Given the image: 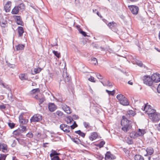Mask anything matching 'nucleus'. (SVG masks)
I'll return each instance as SVG.
<instances>
[{
	"mask_svg": "<svg viewBox=\"0 0 160 160\" xmlns=\"http://www.w3.org/2000/svg\"><path fill=\"white\" fill-rule=\"evenodd\" d=\"M136 113L133 110H129L128 111L125 116H123L121 121V124L122 126V129L124 132H126L132 128L131 125V121L128 120V118L134 116Z\"/></svg>",
	"mask_w": 160,
	"mask_h": 160,
	"instance_id": "1",
	"label": "nucleus"
},
{
	"mask_svg": "<svg viewBox=\"0 0 160 160\" xmlns=\"http://www.w3.org/2000/svg\"><path fill=\"white\" fill-rule=\"evenodd\" d=\"M160 120V113L154 109L151 108V121L154 123L158 122Z\"/></svg>",
	"mask_w": 160,
	"mask_h": 160,
	"instance_id": "2",
	"label": "nucleus"
},
{
	"mask_svg": "<svg viewBox=\"0 0 160 160\" xmlns=\"http://www.w3.org/2000/svg\"><path fill=\"white\" fill-rule=\"evenodd\" d=\"M117 98L121 104L124 106H127L129 105V102L128 101L127 98L122 95H118L117 96Z\"/></svg>",
	"mask_w": 160,
	"mask_h": 160,
	"instance_id": "3",
	"label": "nucleus"
},
{
	"mask_svg": "<svg viewBox=\"0 0 160 160\" xmlns=\"http://www.w3.org/2000/svg\"><path fill=\"white\" fill-rule=\"evenodd\" d=\"M42 119V115L39 114H35L31 118L30 120L31 122H39Z\"/></svg>",
	"mask_w": 160,
	"mask_h": 160,
	"instance_id": "4",
	"label": "nucleus"
},
{
	"mask_svg": "<svg viewBox=\"0 0 160 160\" xmlns=\"http://www.w3.org/2000/svg\"><path fill=\"white\" fill-rule=\"evenodd\" d=\"M152 81L157 82H160V75L157 73L152 74L151 76V82H152Z\"/></svg>",
	"mask_w": 160,
	"mask_h": 160,
	"instance_id": "5",
	"label": "nucleus"
},
{
	"mask_svg": "<svg viewBox=\"0 0 160 160\" xmlns=\"http://www.w3.org/2000/svg\"><path fill=\"white\" fill-rule=\"evenodd\" d=\"M128 7L133 14L134 15L137 14L138 11V7L134 5H130L128 6Z\"/></svg>",
	"mask_w": 160,
	"mask_h": 160,
	"instance_id": "6",
	"label": "nucleus"
},
{
	"mask_svg": "<svg viewBox=\"0 0 160 160\" xmlns=\"http://www.w3.org/2000/svg\"><path fill=\"white\" fill-rule=\"evenodd\" d=\"M60 129L66 133L69 132L70 130V126L65 124H62L60 125Z\"/></svg>",
	"mask_w": 160,
	"mask_h": 160,
	"instance_id": "7",
	"label": "nucleus"
},
{
	"mask_svg": "<svg viewBox=\"0 0 160 160\" xmlns=\"http://www.w3.org/2000/svg\"><path fill=\"white\" fill-rule=\"evenodd\" d=\"M143 80L144 84L150 86V76L146 75L143 77Z\"/></svg>",
	"mask_w": 160,
	"mask_h": 160,
	"instance_id": "8",
	"label": "nucleus"
},
{
	"mask_svg": "<svg viewBox=\"0 0 160 160\" xmlns=\"http://www.w3.org/2000/svg\"><path fill=\"white\" fill-rule=\"evenodd\" d=\"M62 109L68 114H70L71 113L70 108L65 104H62Z\"/></svg>",
	"mask_w": 160,
	"mask_h": 160,
	"instance_id": "9",
	"label": "nucleus"
},
{
	"mask_svg": "<svg viewBox=\"0 0 160 160\" xmlns=\"http://www.w3.org/2000/svg\"><path fill=\"white\" fill-rule=\"evenodd\" d=\"M19 119L20 125L26 124L28 122V119L23 118V115L22 114L19 116Z\"/></svg>",
	"mask_w": 160,
	"mask_h": 160,
	"instance_id": "10",
	"label": "nucleus"
},
{
	"mask_svg": "<svg viewBox=\"0 0 160 160\" xmlns=\"http://www.w3.org/2000/svg\"><path fill=\"white\" fill-rule=\"evenodd\" d=\"M0 150L4 153L8 152V147L6 144L4 143H0Z\"/></svg>",
	"mask_w": 160,
	"mask_h": 160,
	"instance_id": "11",
	"label": "nucleus"
},
{
	"mask_svg": "<svg viewBox=\"0 0 160 160\" xmlns=\"http://www.w3.org/2000/svg\"><path fill=\"white\" fill-rule=\"evenodd\" d=\"M105 158L106 160L110 159H114L115 158V157L110 152H107L105 154Z\"/></svg>",
	"mask_w": 160,
	"mask_h": 160,
	"instance_id": "12",
	"label": "nucleus"
},
{
	"mask_svg": "<svg viewBox=\"0 0 160 160\" xmlns=\"http://www.w3.org/2000/svg\"><path fill=\"white\" fill-rule=\"evenodd\" d=\"M57 106L53 103H50L48 104V108L50 112H52L57 109Z\"/></svg>",
	"mask_w": 160,
	"mask_h": 160,
	"instance_id": "13",
	"label": "nucleus"
},
{
	"mask_svg": "<svg viewBox=\"0 0 160 160\" xmlns=\"http://www.w3.org/2000/svg\"><path fill=\"white\" fill-rule=\"evenodd\" d=\"M11 2L10 1H8L6 3L5 5L4 6V9L6 12H9L10 10V7L11 6Z\"/></svg>",
	"mask_w": 160,
	"mask_h": 160,
	"instance_id": "14",
	"label": "nucleus"
},
{
	"mask_svg": "<svg viewBox=\"0 0 160 160\" xmlns=\"http://www.w3.org/2000/svg\"><path fill=\"white\" fill-rule=\"evenodd\" d=\"M14 18L16 21L17 24L20 25H22V24H23V23L21 20V18L20 16H14Z\"/></svg>",
	"mask_w": 160,
	"mask_h": 160,
	"instance_id": "15",
	"label": "nucleus"
},
{
	"mask_svg": "<svg viewBox=\"0 0 160 160\" xmlns=\"http://www.w3.org/2000/svg\"><path fill=\"white\" fill-rule=\"evenodd\" d=\"M150 107V105H147V104H145L143 108V110L145 111V113H147L150 117V113L149 111V108Z\"/></svg>",
	"mask_w": 160,
	"mask_h": 160,
	"instance_id": "16",
	"label": "nucleus"
},
{
	"mask_svg": "<svg viewBox=\"0 0 160 160\" xmlns=\"http://www.w3.org/2000/svg\"><path fill=\"white\" fill-rule=\"evenodd\" d=\"M18 30L19 37H22V36L23 33H24L23 28L22 27L19 26L18 28Z\"/></svg>",
	"mask_w": 160,
	"mask_h": 160,
	"instance_id": "17",
	"label": "nucleus"
},
{
	"mask_svg": "<svg viewBox=\"0 0 160 160\" xmlns=\"http://www.w3.org/2000/svg\"><path fill=\"white\" fill-rule=\"evenodd\" d=\"M98 135L97 132H93L91 134V136L89 137V139L91 141H92L93 140L95 139L97 137Z\"/></svg>",
	"mask_w": 160,
	"mask_h": 160,
	"instance_id": "18",
	"label": "nucleus"
},
{
	"mask_svg": "<svg viewBox=\"0 0 160 160\" xmlns=\"http://www.w3.org/2000/svg\"><path fill=\"white\" fill-rule=\"evenodd\" d=\"M0 24L2 27L5 28L7 26L8 22L7 21L2 18L0 20Z\"/></svg>",
	"mask_w": 160,
	"mask_h": 160,
	"instance_id": "19",
	"label": "nucleus"
},
{
	"mask_svg": "<svg viewBox=\"0 0 160 160\" xmlns=\"http://www.w3.org/2000/svg\"><path fill=\"white\" fill-rule=\"evenodd\" d=\"M25 46L24 44H19L15 46L16 49L17 51H19L23 50Z\"/></svg>",
	"mask_w": 160,
	"mask_h": 160,
	"instance_id": "20",
	"label": "nucleus"
},
{
	"mask_svg": "<svg viewBox=\"0 0 160 160\" xmlns=\"http://www.w3.org/2000/svg\"><path fill=\"white\" fill-rule=\"evenodd\" d=\"M116 24L114 22H109L108 25V26L111 29H113L114 28L116 27Z\"/></svg>",
	"mask_w": 160,
	"mask_h": 160,
	"instance_id": "21",
	"label": "nucleus"
},
{
	"mask_svg": "<svg viewBox=\"0 0 160 160\" xmlns=\"http://www.w3.org/2000/svg\"><path fill=\"white\" fill-rule=\"evenodd\" d=\"M19 11H22L25 9V6L23 3H21L17 6Z\"/></svg>",
	"mask_w": 160,
	"mask_h": 160,
	"instance_id": "22",
	"label": "nucleus"
},
{
	"mask_svg": "<svg viewBox=\"0 0 160 160\" xmlns=\"http://www.w3.org/2000/svg\"><path fill=\"white\" fill-rule=\"evenodd\" d=\"M63 77L64 78L65 82H68L69 81L70 78L69 77L68 75L66 72H63Z\"/></svg>",
	"mask_w": 160,
	"mask_h": 160,
	"instance_id": "23",
	"label": "nucleus"
},
{
	"mask_svg": "<svg viewBox=\"0 0 160 160\" xmlns=\"http://www.w3.org/2000/svg\"><path fill=\"white\" fill-rule=\"evenodd\" d=\"M19 11L17 6H15L12 9L11 13L12 14H17L19 12Z\"/></svg>",
	"mask_w": 160,
	"mask_h": 160,
	"instance_id": "24",
	"label": "nucleus"
},
{
	"mask_svg": "<svg viewBox=\"0 0 160 160\" xmlns=\"http://www.w3.org/2000/svg\"><path fill=\"white\" fill-rule=\"evenodd\" d=\"M41 70V69L40 68H35L33 71H32V74H35L39 73Z\"/></svg>",
	"mask_w": 160,
	"mask_h": 160,
	"instance_id": "25",
	"label": "nucleus"
},
{
	"mask_svg": "<svg viewBox=\"0 0 160 160\" xmlns=\"http://www.w3.org/2000/svg\"><path fill=\"white\" fill-rule=\"evenodd\" d=\"M71 140L73 141L76 144H81L83 146V145L82 144L81 141V140L79 139H78L77 138H71Z\"/></svg>",
	"mask_w": 160,
	"mask_h": 160,
	"instance_id": "26",
	"label": "nucleus"
},
{
	"mask_svg": "<svg viewBox=\"0 0 160 160\" xmlns=\"http://www.w3.org/2000/svg\"><path fill=\"white\" fill-rule=\"evenodd\" d=\"M156 83H157V82H155L153 81L152 83L151 82V88L153 90H156L158 85L157 84H156Z\"/></svg>",
	"mask_w": 160,
	"mask_h": 160,
	"instance_id": "27",
	"label": "nucleus"
},
{
	"mask_svg": "<svg viewBox=\"0 0 160 160\" xmlns=\"http://www.w3.org/2000/svg\"><path fill=\"white\" fill-rule=\"evenodd\" d=\"M19 78L20 79L22 80H27L28 79V77L25 74H21L19 75Z\"/></svg>",
	"mask_w": 160,
	"mask_h": 160,
	"instance_id": "28",
	"label": "nucleus"
},
{
	"mask_svg": "<svg viewBox=\"0 0 160 160\" xmlns=\"http://www.w3.org/2000/svg\"><path fill=\"white\" fill-rule=\"evenodd\" d=\"M60 154V153H57L56 151L52 150H51V153L50 154V157L52 158L53 156H57Z\"/></svg>",
	"mask_w": 160,
	"mask_h": 160,
	"instance_id": "29",
	"label": "nucleus"
},
{
	"mask_svg": "<svg viewBox=\"0 0 160 160\" xmlns=\"http://www.w3.org/2000/svg\"><path fill=\"white\" fill-rule=\"evenodd\" d=\"M135 160H144L143 157L139 155H135L134 157Z\"/></svg>",
	"mask_w": 160,
	"mask_h": 160,
	"instance_id": "30",
	"label": "nucleus"
},
{
	"mask_svg": "<svg viewBox=\"0 0 160 160\" xmlns=\"http://www.w3.org/2000/svg\"><path fill=\"white\" fill-rule=\"evenodd\" d=\"M75 132L76 133L78 134L79 135L81 136L83 138H84L85 135V134L82 132L80 130L76 131H75Z\"/></svg>",
	"mask_w": 160,
	"mask_h": 160,
	"instance_id": "31",
	"label": "nucleus"
},
{
	"mask_svg": "<svg viewBox=\"0 0 160 160\" xmlns=\"http://www.w3.org/2000/svg\"><path fill=\"white\" fill-rule=\"evenodd\" d=\"M22 132L20 131V128L14 131L13 132V134L15 135H19Z\"/></svg>",
	"mask_w": 160,
	"mask_h": 160,
	"instance_id": "32",
	"label": "nucleus"
},
{
	"mask_svg": "<svg viewBox=\"0 0 160 160\" xmlns=\"http://www.w3.org/2000/svg\"><path fill=\"white\" fill-rule=\"evenodd\" d=\"M130 135L131 138H134L139 136L138 134V132H132V133H131Z\"/></svg>",
	"mask_w": 160,
	"mask_h": 160,
	"instance_id": "33",
	"label": "nucleus"
},
{
	"mask_svg": "<svg viewBox=\"0 0 160 160\" xmlns=\"http://www.w3.org/2000/svg\"><path fill=\"white\" fill-rule=\"evenodd\" d=\"M52 52L58 58H59L61 57L60 53L58 52L53 50Z\"/></svg>",
	"mask_w": 160,
	"mask_h": 160,
	"instance_id": "34",
	"label": "nucleus"
},
{
	"mask_svg": "<svg viewBox=\"0 0 160 160\" xmlns=\"http://www.w3.org/2000/svg\"><path fill=\"white\" fill-rule=\"evenodd\" d=\"M105 144V142L103 141H102L99 142V143L97 145V146L99 147V148H101L103 146V145Z\"/></svg>",
	"mask_w": 160,
	"mask_h": 160,
	"instance_id": "35",
	"label": "nucleus"
},
{
	"mask_svg": "<svg viewBox=\"0 0 160 160\" xmlns=\"http://www.w3.org/2000/svg\"><path fill=\"white\" fill-rule=\"evenodd\" d=\"M73 121L72 118L70 116H68L67 118V120H66L67 123L68 124L71 123L72 121Z\"/></svg>",
	"mask_w": 160,
	"mask_h": 160,
	"instance_id": "36",
	"label": "nucleus"
},
{
	"mask_svg": "<svg viewBox=\"0 0 160 160\" xmlns=\"http://www.w3.org/2000/svg\"><path fill=\"white\" fill-rule=\"evenodd\" d=\"M138 134L139 136H142L145 133V131L144 130H142L140 129H139L138 132Z\"/></svg>",
	"mask_w": 160,
	"mask_h": 160,
	"instance_id": "37",
	"label": "nucleus"
},
{
	"mask_svg": "<svg viewBox=\"0 0 160 160\" xmlns=\"http://www.w3.org/2000/svg\"><path fill=\"white\" fill-rule=\"evenodd\" d=\"M78 31H79V32L81 34H82V35H83L84 36L86 37V36H88L85 32L83 31L82 29L81 28H79L78 29Z\"/></svg>",
	"mask_w": 160,
	"mask_h": 160,
	"instance_id": "38",
	"label": "nucleus"
},
{
	"mask_svg": "<svg viewBox=\"0 0 160 160\" xmlns=\"http://www.w3.org/2000/svg\"><path fill=\"white\" fill-rule=\"evenodd\" d=\"M20 131L22 133L23 132H24L26 131V126H23V125H20Z\"/></svg>",
	"mask_w": 160,
	"mask_h": 160,
	"instance_id": "39",
	"label": "nucleus"
},
{
	"mask_svg": "<svg viewBox=\"0 0 160 160\" xmlns=\"http://www.w3.org/2000/svg\"><path fill=\"white\" fill-rule=\"evenodd\" d=\"M8 154H0V160H5Z\"/></svg>",
	"mask_w": 160,
	"mask_h": 160,
	"instance_id": "40",
	"label": "nucleus"
},
{
	"mask_svg": "<svg viewBox=\"0 0 160 160\" xmlns=\"http://www.w3.org/2000/svg\"><path fill=\"white\" fill-rule=\"evenodd\" d=\"M106 91L109 95H112V96L114 95L115 92V90H113L112 91H110L108 90H106Z\"/></svg>",
	"mask_w": 160,
	"mask_h": 160,
	"instance_id": "41",
	"label": "nucleus"
},
{
	"mask_svg": "<svg viewBox=\"0 0 160 160\" xmlns=\"http://www.w3.org/2000/svg\"><path fill=\"white\" fill-rule=\"evenodd\" d=\"M56 114L58 116H60L61 117H62L63 115V113L61 111L58 110L56 112Z\"/></svg>",
	"mask_w": 160,
	"mask_h": 160,
	"instance_id": "42",
	"label": "nucleus"
},
{
	"mask_svg": "<svg viewBox=\"0 0 160 160\" xmlns=\"http://www.w3.org/2000/svg\"><path fill=\"white\" fill-rule=\"evenodd\" d=\"M99 160H102L103 158V156L101 154H97L95 156Z\"/></svg>",
	"mask_w": 160,
	"mask_h": 160,
	"instance_id": "43",
	"label": "nucleus"
},
{
	"mask_svg": "<svg viewBox=\"0 0 160 160\" xmlns=\"http://www.w3.org/2000/svg\"><path fill=\"white\" fill-rule=\"evenodd\" d=\"M83 125L84 127L86 128H88L90 127L89 123L85 122H83Z\"/></svg>",
	"mask_w": 160,
	"mask_h": 160,
	"instance_id": "44",
	"label": "nucleus"
},
{
	"mask_svg": "<svg viewBox=\"0 0 160 160\" xmlns=\"http://www.w3.org/2000/svg\"><path fill=\"white\" fill-rule=\"evenodd\" d=\"M40 91L39 88L34 89L31 91V93L32 94L36 92H39Z\"/></svg>",
	"mask_w": 160,
	"mask_h": 160,
	"instance_id": "45",
	"label": "nucleus"
},
{
	"mask_svg": "<svg viewBox=\"0 0 160 160\" xmlns=\"http://www.w3.org/2000/svg\"><path fill=\"white\" fill-rule=\"evenodd\" d=\"M77 127L78 125L75 121H74L73 124L70 126V127L72 129H73L74 128Z\"/></svg>",
	"mask_w": 160,
	"mask_h": 160,
	"instance_id": "46",
	"label": "nucleus"
},
{
	"mask_svg": "<svg viewBox=\"0 0 160 160\" xmlns=\"http://www.w3.org/2000/svg\"><path fill=\"white\" fill-rule=\"evenodd\" d=\"M8 125L11 129L13 128L15 126V124L13 123L8 122Z\"/></svg>",
	"mask_w": 160,
	"mask_h": 160,
	"instance_id": "47",
	"label": "nucleus"
},
{
	"mask_svg": "<svg viewBox=\"0 0 160 160\" xmlns=\"http://www.w3.org/2000/svg\"><path fill=\"white\" fill-rule=\"evenodd\" d=\"M51 160H61L59 158L58 156V155L55 156H53L52 158H51Z\"/></svg>",
	"mask_w": 160,
	"mask_h": 160,
	"instance_id": "48",
	"label": "nucleus"
},
{
	"mask_svg": "<svg viewBox=\"0 0 160 160\" xmlns=\"http://www.w3.org/2000/svg\"><path fill=\"white\" fill-rule=\"evenodd\" d=\"M103 84V85L104 86L107 85L109 87H111L112 86V84L109 81H107V83L106 84H104L103 83H102V82H101Z\"/></svg>",
	"mask_w": 160,
	"mask_h": 160,
	"instance_id": "49",
	"label": "nucleus"
},
{
	"mask_svg": "<svg viewBox=\"0 0 160 160\" xmlns=\"http://www.w3.org/2000/svg\"><path fill=\"white\" fill-rule=\"evenodd\" d=\"M33 136V134L31 132H29L26 134V136L29 138H32Z\"/></svg>",
	"mask_w": 160,
	"mask_h": 160,
	"instance_id": "50",
	"label": "nucleus"
},
{
	"mask_svg": "<svg viewBox=\"0 0 160 160\" xmlns=\"http://www.w3.org/2000/svg\"><path fill=\"white\" fill-rule=\"evenodd\" d=\"M92 61L93 62V63L94 65H96L98 63L97 59L96 58H92Z\"/></svg>",
	"mask_w": 160,
	"mask_h": 160,
	"instance_id": "51",
	"label": "nucleus"
},
{
	"mask_svg": "<svg viewBox=\"0 0 160 160\" xmlns=\"http://www.w3.org/2000/svg\"><path fill=\"white\" fill-rule=\"evenodd\" d=\"M38 100L39 102V104H40L44 102L45 100V99L44 98H39Z\"/></svg>",
	"mask_w": 160,
	"mask_h": 160,
	"instance_id": "52",
	"label": "nucleus"
},
{
	"mask_svg": "<svg viewBox=\"0 0 160 160\" xmlns=\"http://www.w3.org/2000/svg\"><path fill=\"white\" fill-rule=\"evenodd\" d=\"M97 78L99 79H102L103 78V77L99 73H97L96 74Z\"/></svg>",
	"mask_w": 160,
	"mask_h": 160,
	"instance_id": "53",
	"label": "nucleus"
},
{
	"mask_svg": "<svg viewBox=\"0 0 160 160\" xmlns=\"http://www.w3.org/2000/svg\"><path fill=\"white\" fill-rule=\"evenodd\" d=\"M88 80L92 82H95V81H94V78L92 76H91L90 78H88Z\"/></svg>",
	"mask_w": 160,
	"mask_h": 160,
	"instance_id": "54",
	"label": "nucleus"
},
{
	"mask_svg": "<svg viewBox=\"0 0 160 160\" xmlns=\"http://www.w3.org/2000/svg\"><path fill=\"white\" fill-rule=\"evenodd\" d=\"M158 92L160 93V83L158 85L156 88Z\"/></svg>",
	"mask_w": 160,
	"mask_h": 160,
	"instance_id": "55",
	"label": "nucleus"
},
{
	"mask_svg": "<svg viewBox=\"0 0 160 160\" xmlns=\"http://www.w3.org/2000/svg\"><path fill=\"white\" fill-rule=\"evenodd\" d=\"M6 108V106L4 105H0V109L1 110L4 109Z\"/></svg>",
	"mask_w": 160,
	"mask_h": 160,
	"instance_id": "56",
	"label": "nucleus"
},
{
	"mask_svg": "<svg viewBox=\"0 0 160 160\" xmlns=\"http://www.w3.org/2000/svg\"><path fill=\"white\" fill-rule=\"evenodd\" d=\"M72 119H77L79 118L76 115H72Z\"/></svg>",
	"mask_w": 160,
	"mask_h": 160,
	"instance_id": "57",
	"label": "nucleus"
},
{
	"mask_svg": "<svg viewBox=\"0 0 160 160\" xmlns=\"http://www.w3.org/2000/svg\"><path fill=\"white\" fill-rule=\"evenodd\" d=\"M17 141H18V142L19 143L22 144L21 142H22V141L23 140L22 139L20 138H17Z\"/></svg>",
	"mask_w": 160,
	"mask_h": 160,
	"instance_id": "58",
	"label": "nucleus"
},
{
	"mask_svg": "<svg viewBox=\"0 0 160 160\" xmlns=\"http://www.w3.org/2000/svg\"><path fill=\"white\" fill-rule=\"evenodd\" d=\"M136 64L140 66V67H141L142 65V63L141 62H137V61H136Z\"/></svg>",
	"mask_w": 160,
	"mask_h": 160,
	"instance_id": "59",
	"label": "nucleus"
},
{
	"mask_svg": "<svg viewBox=\"0 0 160 160\" xmlns=\"http://www.w3.org/2000/svg\"><path fill=\"white\" fill-rule=\"evenodd\" d=\"M8 66L12 68H14L15 67V65L14 64L11 65V66H10V65H9V64H8Z\"/></svg>",
	"mask_w": 160,
	"mask_h": 160,
	"instance_id": "60",
	"label": "nucleus"
},
{
	"mask_svg": "<svg viewBox=\"0 0 160 160\" xmlns=\"http://www.w3.org/2000/svg\"><path fill=\"white\" fill-rule=\"evenodd\" d=\"M93 11L94 12V13H97V14L98 16H99V12H98L97 11V10L95 9V10H93Z\"/></svg>",
	"mask_w": 160,
	"mask_h": 160,
	"instance_id": "61",
	"label": "nucleus"
},
{
	"mask_svg": "<svg viewBox=\"0 0 160 160\" xmlns=\"http://www.w3.org/2000/svg\"><path fill=\"white\" fill-rule=\"evenodd\" d=\"M152 159L153 160H160L159 158L158 157H156V158H153Z\"/></svg>",
	"mask_w": 160,
	"mask_h": 160,
	"instance_id": "62",
	"label": "nucleus"
},
{
	"mask_svg": "<svg viewBox=\"0 0 160 160\" xmlns=\"http://www.w3.org/2000/svg\"><path fill=\"white\" fill-rule=\"evenodd\" d=\"M128 83L129 84L132 85L133 84V82L131 81H129L128 82Z\"/></svg>",
	"mask_w": 160,
	"mask_h": 160,
	"instance_id": "63",
	"label": "nucleus"
},
{
	"mask_svg": "<svg viewBox=\"0 0 160 160\" xmlns=\"http://www.w3.org/2000/svg\"><path fill=\"white\" fill-rule=\"evenodd\" d=\"M129 1L132 2H136L138 0H128Z\"/></svg>",
	"mask_w": 160,
	"mask_h": 160,
	"instance_id": "64",
	"label": "nucleus"
}]
</instances>
